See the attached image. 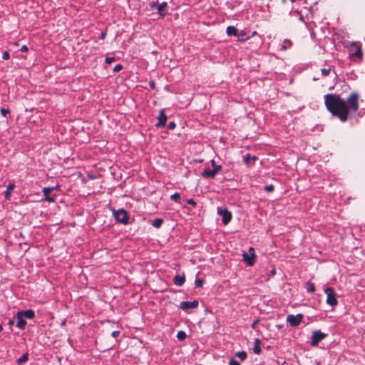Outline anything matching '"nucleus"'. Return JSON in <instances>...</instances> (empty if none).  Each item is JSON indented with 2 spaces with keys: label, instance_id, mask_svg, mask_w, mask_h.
I'll use <instances>...</instances> for the list:
<instances>
[{
  "label": "nucleus",
  "instance_id": "412c9836",
  "mask_svg": "<svg viewBox=\"0 0 365 365\" xmlns=\"http://www.w3.org/2000/svg\"><path fill=\"white\" fill-rule=\"evenodd\" d=\"M163 223L162 218H155L152 221V225L155 228H160Z\"/></svg>",
  "mask_w": 365,
  "mask_h": 365
},
{
  "label": "nucleus",
  "instance_id": "7ed1b4c3",
  "mask_svg": "<svg viewBox=\"0 0 365 365\" xmlns=\"http://www.w3.org/2000/svg\"><path fill=\"white\" fill-rule=\"evenodd\" d=\"M349 57L351 61L361 59L362 58V51L361 47L355 43L351 45L349 48Z\"/></svg>",
  "mask_w": 365,
  "mask_h": 365
},
{
  "label": "nucleus",
  "instance_id": "58836bf2",
  "mask_svg": "<svg viewBox=\"0 0 365 365\" xmlns=\"http://www.w3.org/2000/svg\"><path fill=\"white\" fill-rule=\"evenodd\" d=\"M187 204L192 206L196 205V202L193 199H189L187 201Z\"/></svg>",
  "mask_w": 365,
  "mask_h": 365
},
{
  "label": "nucleus",
  "instance_id": "ddd939ff",
  "mask_svg": "<svg viewBox=\"0 0 365 365\" xmlns=\"http://www.w3.org/2000/svg\"><path fill=\"white\" fill-rule=\"evenodd\" d=\"M16 318H17V324H16L17 327L21 329H24L26 325V319H24V317L22 316L21 313H19V312L16 314Z\"/></svg>",
  "mask_w": 365,
  "mask_h": 365
},
{
  "label": "nucleus",
  "instance_id": "9b49d317",
  "mask_svg": "<svg viewBox=\"0 0 365 365\" xmlns=\"http://www.w3.org/2000/svg\"><path fill=\"white\" fill-rule=\"evenodd\" d=\"M158 122L155 124L157 128H162L165 125L167 121V115L165 113L163 109L160 110L159 115L158 117Z\"/></svg>",
  "mask_w": 365,
  "mask_h": 365
},
{
  "label": "nucleus",
  "instance_id": "cd10ccee",
  "mask_svg": "<svg viewBox=\"0 0 365 365\" xmlns=\"http://www.w3.org/2000/svg\"><path fill=\"white\" fill-rule=\"evenodd\" d=\"M170 199L175 202H179L180 200V195L178 192H175L170 196Z\"/></svg>",
  "mask_w": 365,
  "mask_h": 365
},
{
  "label": "nucleus",
  "instance_id": "79ce46f5",
  "mask_svg": "<svg viewBox=\"0 0 365 365\" xmlns=\"http://www.w3.org/2000/svg\"><path fill=\"white\" fill-rule=\"evenodd\" d=\"M149 86L152 89H154L155 86V82L153 81H150Z\"/></svg>",
  "mask_w": 365,
  "mask_h": 365
},
{
  "label": "nucleus",
  "instance_id": "72a5a7b5",
  "mask_svg": "<svg viewBox=\"0 0 365 365\" xmlns=\"http://www.w3.org/2000/svg\"><path fill=\"white\" fill-rule=\"evenodd\" d=\"M113 61H115V58L113 57H107L105 60V63L106 64H110L111 63H113Z\"/></svg>",
  "mask_w": 365,
  "mask_h": 365
},
{
  "label": "nucleus",
  "instance_id": "423d86ee",
  "mask_svg": "<svg viewBox=\"0 0 365 365\" xmlns=\"http://www.w3.org/2000/svg\"><path fill=\"white\" fill-rule=\"evenodd\" d=\"M217 214L222 217V221L224 225H227L230 222L232 215L227 208L217 207Z\"/></svg>",
  "mask_w": 365,
  "mask_h": 365
},
{
  "label": "nucleus",
  "instance_id": "de8ad7c7",
  "mask_svg": "<svg viewBox=\"0 0 365 365\" xmlns=\"http://www.w3.org/2000/svg\"><path fill=\"white\" fill-rule=\"evenodd\" d=\"M3 330L2 326L0 324V332Z\"/></svg>",
  "mask_w": 365,
  "mask_h": 365
},
{
  "label": "nucleus",
  "instance_id": "49530a36",
  "mask_svg": "<svg viewBox=\"0 0 365 365\" xmlns=\"http://www.w3.org/2000/svg\"><path fill=\"white\" fill-rule=\"evenodd\" d=\"M272 274L274 275L276 273V271L274 269H272L271 272Z\"/></svg>",
  "mask_w": 365,
  "mask_h": 365
},
{
  "label": "nucleus",
  "instance_id": "8fccbe9b",
  "mask_svg": "<svg viewBox=\"0 0 365 365\" xmlns=\"http://www.w3.org/2000/svg\"><path fill=\"white\" fill-rule=\"evenodd\" d=\"M290 1L293 3L295 1V0H290Z\"/></svg>",
  "mask_w": 365,
  "mask_h": 365
},
{
  "label": "nucleus",
  "instance_id": "b1692460",
  "mask_svg": "<svg viewBox=\"0 0 365 365\" xmlns=\"http://www.w3.org/2000/svg\"><path fill=\"white\" fill-rule=\"evenodd\" d=\"M306 289L308 292L313 293L315 291V286L314 283L309 281L306 283Z\"/></svg>",
  "mask_w": 365,
  "mask_h": 365
},
{
  "label": "nucleus",
  "instance_id": "f3484780",
  "mask_svg": "<svg viewBox=\"0 0 365 365\" xmlns=\"http://www.w3.org/2000/svg\"><path fill=\"white\" fill-rule=\"evenodd\" d=\"M226 34L229 36L238 35V30L234 26H229L226 29Z\"/></svg>",
  "mask_w": 365,
  "mask_h": 365
},
{
  "label": "nucleus",
  "instance_id": "4c0bfd02",
  "mask_svg": "<svg viewBox=\"0 0 365 365\" xmlns=\"http://www.w3.org/2000/svg\"><path fill=\"white\" fill-rule=\"evenodd\" d=\"M229 365H240V362L235 360V359H231Z\"/></svg>",
  "mask_w": 365,
  "mask_h": 365
},
{
  "label": "nucleus",
  "instance_id": "9d476101",
  "mask_svg": "<svg viewBox=\"0 0 365 365\" xmlns=\"http://www.w3.org/2000/svg\"><path fill=\"white\" fill-rule=\"evenodd\" d=\"M222 168L221 165H218V167H215V168L212 170H204L202 173V176L205 178H210L212 179L215 177L217 173L220 171Z\"/></svg>",
  "mask_w": 365,
  "mask_h": 365
},
{
  "label": "nucleus",
  "instance_id": "3c124183",
  "mask_svg": "<svg viewBox=\"0 0 365 365\" xmlns=\"http://www.w3.org/2000/svg\"><path fill=\"white\" fill-rule=\"evenodd\" d=\"M282 2L284 4L286 2V0H282Z\"/></svg>",
  "mask_w": 365,
  "mask_h": 365
},
{
  "label": "nucleus",
  "instance_id": "a18cd8bd",
  "mask_svg": "<svg viewBox=\"0 0 365 365\" xmlns=\"http://www.w3.org/2000/svg\"><path fill=\"white\" fill-rule=\"evenodd\" d=\"M106 34L105 32L101 33V38L103 39L106 38Z\"/></svg>",
  "mask_w": 365,
  "mask_h": 365
},
{
  "label": "nucleus",
  "instance_id": "5701e85b",
  "mask_svg": "<svg viewBox=\"0 0 365 365\" xmlns=\"http://www.w3.org/2000/svg\"><path fill=\"white\" fill-rule=\"evenodd\" d=\"M235 356L238 357L241 361H244L247 357V354L245 351H240L235 354Z\"/></svg>",
  "mask_w": 365,
  "mask_h": 365
},
{
  "label": "nucleus",
  "instance_id": "6ab92c4d",
  "mask_svg": "<svg viewBox=\"0 0 365 365\" xmlns=\"http://www.w3.org/2000/svg\"><path fill=\"white\" fill-rule=\"evenodd\" d=\"M261 341L259 339H256L254 342L253 351L256 354H259L262 351L260 347Z\"/></svg>",
  "mask_w": 365,
  "mask_h": 365
},
{
  "label": "nucleus",
  "instance_id": "2f4dec72",
  "mask_svg": "<svg viewBox=\"0 0 365 365\" xmlns=\"http://www.w3.org/2000/svg\"><path fill=\"white\" fill-rule=\"evenodd\" d=\"M122 69H123V66L121 64H117L113 68V72L117 73V72L120 71Z\"/></svg>",
  "mask_w": 365,
  "mask_h": 365
},
{
  "label": "nucleus",
  "instance_id": "473e14b6",
  "mask_svg": "<svg viewBox=\"0 0 365 365\" xmlns=\"http://www.w3.org/2000/svg\"><path fill=\"white\" fill-rule=\"evenodd\" d=\"M264 190L267 192H272L274 190V186L272 185H266L264 187Z\"/></svg>",
  "mask_w": 365,
  "mask_h": 365
},
{
  "label": "nucleus",
  "instance_id": "4be33fe9",
  "mask_svg": "<svg viewBox=\"0 0 365 365\" xmlns=\"http://www.w3.org/2000/svg\"><path fill=\"white\" fill-rule=\"evenodd\" d=\"M237 37L238 41H245L248 39L250 37L246 36V33L245 31H238V35L236 36Z\"/></svg>",
  "mask_w": 365,
  "mask_h": 365
},
{
  "label": "nucleus",
  "instance_id": "7c9ffc66",
  "mask_svg": "<svg viewBox=\"0 0 365 365\" xmlns=\"http://www.w3.org/2000/svg\"><path fill=\"white\" fill-rule=\"evenodd\" d=\"M331 69L330 68H322L321 70L322 74L324 76H327L330 73Z\"/></svg>",
  "mask_w": 365,
  "mask_h": 365
},
{
  "label": "nucleus",
  "instance_id": "a878e982",
  "mask_svg": "<svg viewBox=\"0 0 365 365\" xmlns=\"http://www.w3.org/2000/svg\"><path fill=\"white\" fill-rule=\"evenodd\" d=\"M29 360V354H24L16 360L18 364H21Z\"/></svg>",
  "mask_w": 365,
  "mask_h": 365
},
{
  "label": "nucleus",
  "instance_id": "1a4fd4ad",
  "mask_svg": "<svg viewBox=\"0 0 365 365\" xmlns=\"http://www.w3.org/2000/svg\"><path fill=\"white\" fill-rule=\"evenodd\" d=\"M199 302L197 300L192 302H182L180 304L179 307L183 311H187L189 309H195L198 307Z\"/></svg>",
  "mask_w": 365,
  "mask_h": 365
},
{
  "label": "nucleus",
  "instance_id": "39448f33",
  "mask_svg": "<svg viewBox=\"0 0 365 365\" xmlns=\"http://www.w3.org/2000/svg\"><path fill=\"white\" fill-rule=\"evenodd\" d=\"M243 261L248 266H252L255 262V252L253 247H250L248 252H244L242 254Z\"/></svg>",
  "mask_w": 365,
  "mask_h": 365
},
{
  "label": "nucleus",
  "instance_id": "c85d7f7f",
  "mask_svg": "<svg viewBox=\"0 0 365 365\" xmlns=\"http://www.w3.org/2000/svg\"><path fill=\"white\" fill-rule=\"evenodd\" d=\"M195 285L196 287H202L203 285V280L202 279H196L195 281Z\"/></svg>",
  "mask_w": 365,
  "mask_h": 365
},
{
  "label": "nucleus",
  "instance_id": "09e8293b",
  "mask_svg": "<svg viewBox=\"0 0 365 365\" xmlns=\"http://www.w3.org/2000/svg\"><path fill=\"white\" fill-rule=\"evenodd\" d=\"M256 323H257V321H256V322H255L252 324V327H255V324H256Z\"/></svg>",
  "mask_w": 365,
  "mask_h": 365
},
{
  "label": "nucleus",
  "instance_id": "2eb2a0df",
  "mask_svg": "<svg viewBox=\"0 0 365 365\" xmlns=\"http://www.w3.org/2000/svg\"><path fill=\"white\" fill-rule=\"evenodd\" d=\"M168 4L166 2H163L160 4H158V7H157V9H158V14L161 16V17H164L166 14L165 11V8L167 7Z\"/></svg>",
  "mask_w": 365,
  "mask_h": 365
},
{
  "label": "nucleus",
  "instance_id": "bb28decb",
  "mask_svg": "<svg viewBox=\"0 0 365 365\" xmlns=\"http://www.w3.org/2000/svg\"><path fill=\"white\" fill-rule=\"evenodd\" d=\"M177 338L179 341H183L186 338V334L184 331H179L177 334Z\"/></svg>",
  "mask_w": 365,
  "mask_h": 365
},
{
  "label": "nucleus",
  "instance_id": "c9c22d12",
  "mask_svg": "<svg viewBox=\"0 0 365 365\" xmlns=\"http://www.w3.org/2000/svg\"><path fill=\"white\" fill-rule=\"evenodd\" d=\"M10 58V54L8 51H4L2 55V58L4 60H8Z\"/></svg>",
  "mask_w": 365,
  "mask_h": 365
},
{
  "label": "nucleus",
  "instance_id": "393cba45",
  "mask_svg": "<svg viewBox=\"0 0 365 365\" xmlns=\"http://www.w3.org/2000/svg\"><path fill=\"white\" fill-rule=\"evenodd\" d=\"M292 46V42L289 39H285L282 46V49L285 51L288 48H290Z\"/></svg>",
  "mask_w": 365,
  "mask_h": 365
},
{
  "label": "nucleus",
  "instance_id": "4468645a",
  "mask_svg": "<svg viewBox=\"0 0 365 365\" xmlns=\"http://www.w3.org/2000/svg\"><path fill=\"white\" fill-rule=\"evenodd\" d=\"M185 282V278L184 275L177 274L173 278V283L178 287L182 286L184 284Z\"/></svg>",
  "mask_w": 365,
  "mask_h": 365
},
{
  "label": "nucleus",
  "instance_id": "f03ea898",
  "mask_svg": "<svg viewBox=\"0 0 365 365\" xmlns=\"http://www.w3.org/2000/svg\"><path fill=\"white\" fill-rule=\"evenodd\" d=\"M113 215L115 217V220L120 223L123 225L129 224V216L128 212L125 209H120L116 210L115 209H112Z\"/></svg>",
  "mask_w": 365,
  "mask_h": 365
},
{
  "label": "nucleus",
  "instance_id": "20e7f679",
  "mask_svg": "<svg viewBox=\"0 0 365 365\" xmlns=\"http://www.w3.org/2000/svg\"><path fill=\"white\" fill-rule=\"evenodd\" d=\"M324 293L327 295V300L326 302L327 304L334 307L338 304V301L336 298V294L334 292V290L331 287H327L324 289Z\"/></svg>",
  "mask_w": 365,
  "mask_h": 365
},
{
  "label": "nucleus",
  "instance_id": "0eeeda50",
  "mask_svg": "<svg viewBox=\"0 0 365 365\" xmlns=\"http://www.w3.org/2000/svg\"><path fill=\"white\" fill-rule=\"evenodd\" d=\"M327 334L322 332L319 330H314L312 331L311 345L312 346H317L319 341L324 339Z\"/></svg>",
  "mask_w": 365,
  "mask_h": 365
},
{
  "label": "nucleus",
  "instance_id": "6e6552de",
  "mask_svg": "<svg viewBox=\"0 0 365 365\" xmlns=\"http://www.w3.org/2000/svg\"><path fill=\"white\" fill-rule=\"evenodd\" d=\"M302 314H297V315L289 314L287 317V322L291 327H297L302 322Z\"/></svg>",
  "mask_w": 365,
  "mask_h": 365
},
{
  "label": "nucleus",
  "instance_id": "ea45409f",
  "mask_svg": "<svg viewBox=\"0 0 365 365\" xmlns=\"http://www.w3.org/2000/svg\"><path fill=\"white\" fill-rule=\"evenodd\" d=\"M28 50H29V48L26 45L22 46L21 48V51H22V52H26V51H28Z\"/></svg>",
  "mask_w": 365,
  "mask_h": 365
},
{
  "label": "nucleus",
  "instance_id": "f704fd0d",
  "mask_svg": "<svg viewBox=\"0 0 365 365\" xmlns=\"http://www.w3.org/2000/svg\"><path fill=\"white\" fill-rule=\"evenodd\" d=\"M176 127V123L174 121H171L168 123V128L173 130Z\"/></svg>",
  "mask_w": 365,
  "mask_h": 365
},
{
  "label": "nucleus",
  "instance_id": "c03bdc74",
  "mask_svg": "<svg viewBox=\"0 0 365 365\" xmlns=\"http://www.w3.org/2000/svg\"><path fill=\"white\" fill-rule=\"evenodd\" d=\"M210 163L213 167V169L215 168V167H218V165L215 164V161L214 160H211Z\"/></svg>",
  "mask_w": 365,
  "mask_h": 365
},
{
  "label": "nucleus",
  "instance_id": "e433bc0d",
  "mask_svg": "<svg viewBox=\"0 0 365 365\" xmlns=\"http://www.w3.org/2000/svg\"><path fill=\"white\" fill-rule=\"evenodd\" d=\"M150 6L152 8V9H157L158 7V1H153L150 3Z\"/></svg>",
  "mask_w": 365,
  "mask_h": 365
},
{
  "label": "nucleus",
  "instance_id": "c756f323",
  "mask_svg": "<svg viewBox=\"0 0 365 365\" xmlns=\"http://www.w3.org/2000/svg\"><path fill=\"white\" fill-rule=\"evenodd\" d=\"M10 113V110L5 108H1V113L3 116L6 117L9 113Z\"/></svg>",
  "mask_w": 365,
  "mask_h": 365
},
{
  "label": "nucleus",
  "instance_id": "aec40b11",
  "mask_svg": "<svg viewBox=\"0 0 365 365\" xmlns=\"http://www.w3.org/2000/svg\"><path fill=\"white\" fill-rule=\"evenodd\" d=\"M14 187H15V185H14V183H10V184L8 185V187H7V190H6V192H5V195H4L5 198H6V200H9V199H10V197H11V191L14 190Z\"/></svg>",
  "mask_w": 365,
  "mask_h": 365
},
{
  "label": "nucleus",
  "instance_id": "f257e3e1",
  "mask_svg": "<svg viewBox=\"0 0 365 365\" xmlns=\"http://www.w3.org/2000/svg\"><path fill=\"white\" fill-rule=\"evenodd\" d=\"M359 95L353 92L346 101L339 95L329 93L324 96V104L328 111L332 115L337 116L341 122L348 119L350 111L356 112L359 109Z\"/></svg>",
  "mask_w": 365,
  "mask_h": 365
},
{
  "label": "nucleus",
  "instance_id": "37998d69",
  "mask_svg": "<svg viewBox=\"0 0 365 365\" xmlns=\"http://www.w3.org/2000/svg\"><path fill=\"white\" fill-rule=\"evenodd\" d=\"M50 188L52 189V191L53 190H60V186L58 185L54 186V187H49Z\"/></svg>",
  "mask_w": 365,
  "mask_h": 365
},
{
  "label": "nucleus",
  "instance_id": "f8f14e48",
  "mask_svg": "<svg viewBox=\"0 0 365 365\" xmlns=\"http://www.w3.org/2000/svg\"><path fill=\"white\" fill-rule=\"evenodd\" d=\"M52 192V189L50 187H44L42 190L43 196L45 197V200L49 202H53L56 201V195H51V192Z\"/></svg>",
  "mask_w": 365,
  "mask_h": 365
},
{
  "label": "nucleus",
  "instance_id": "dca6fc26",
  "mask_svg": "<svg viewBox=\"0 0 365 365\" xmlns=\"http://www.w3.org/2000/svg\"><path fill=\"white\" fill-rule=\"evenodd\" d=\"M19 313H21L22 316L24 317V319H33L35 317V313L31 309H27L25 311H19Z\"/></svg>",
  "mask_w": 365,
  "mask_h": 365
},
{
  "label": "nucleus",
  "instance_id": "a211bd4d",
  "mask_svg": "<svg viewBox=\"0 0 365 365\" xmlns=\"http://www.w3.org/2000/svg\"><path fill=\"white\" fill-rule=\"evenodd\" d=\"M257 160V157L255 156V155H252L251 154L248 153L247 154L245 157H244V162L245 163L248 165V166H250L252 165L251 164V161H253L255 162V160Z\"/></svg>",
  "mask_w": 365,
  "mask_h": 365
},
{
  "label": "nucleus",
  "instance_id": "a19ab883",
  "mask_svg": "<svg viewBox=\"0 0 365 365\" xmlns=\"http://www.w3.org/2000/svg\"><path fill=\"white\" fill-rule=\"evenodd\" d=\"M119 334H120V331H114L111 334L112 336H113V337H117V336H119Z\"/></svg>",
  "mask_w": 365,
  "mask_h": 365
}]
</instances>
